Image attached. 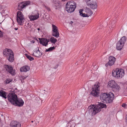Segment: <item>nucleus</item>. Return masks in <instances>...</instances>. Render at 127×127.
Wrapping results in <instances>:
<instances>
[{"label":"nucleus","mask_w":127,"mask_h":127,"mask_svg":"<svg viewBox=\"0 0 127 127\" xmlns=\"http://www.w3.org/2000/svg\"><path fill=\"white\" fill-rule=\"evenodd\" d=\"M106 107L105 104L102 103H99L98 105H91L88 107V109L90 112H92V115H95L99 112L101 109Z\"/></svg>","instance_id":"nucleus-1"},{"label":"nucleus","mask_w":127,"mask_h":127,"mask_svg":"<svg viewBox=\"0 0 127 127\" xmlns=\"http://www.w3.org/2000/svg\"><path fill=\"white\" fill-rule=\"evenodd\" d=\"M114 95L112 92H110L108 94L106 93H102L100 96V99L102 101H105L107 102L110 103L113 100Z\"/></svg>","instance_id":"nucleus-2"},{"label":"nucleus","mask_w":127,"mask_h":127,"mask_svg":"<svg viewBox=\"0 0 127 127\" xmlns=\"http://www.w3.org/2000/svg\"><path fill=\"white\" fill-rule=\"evenodd\" d=\"M3 54L10 62H12L14 60V54L11 50L7 48L3 50Z\"/></svg>","instance_id":"nucleus-3"},{"label":"nucleus","mask_w":127,"mask_h":127,"mask_svg":"<svg viewBox=\"0 0 127 127\" xmlns=\"http://www.w3.org/2000/svg\"><path fill=\"white\" fill-rule=\"evenodd\" d=\"M66 10L69 13L73 12L76 7V3L72 1H70L66 4Z\"/></svg>","instance_id":"nucleus-4"},{"label":"nucleus","mask_w":127,"mask_h":127,"mask_svg":"<svg viewBox=\"0 0 127 127\" xmlns=\"http://www.w3.org/2000/svg\"><path fill=\"white\" fill-rule=\"evenodd\" d=\"M124 74V70L121 69H117L116 70H113L112 73V75L118 78H122Z\"/></svg>","instance_id":"nucleus-5"},{"label":"nucleus","mask_w":127,"mask_h":127,"mask_svg":"<svg viewBox=\"0 0 127 127\" xmlns=\"http://www.w3.org/2000/svg\"><path fill=\"white\" fill-rule=\"evenodd\" d=\"M108 87L112 88L115 92L118 91L120 89L119 86L114 80H111L108 82Z\"/></svg>","instance_id":"nucleus-6"},{"label":"nucleus","mask_w":127,"mask_h":127,"mask_svg":"<svg viewBox=\"0 0 127 127\" xmlns=\"http://www.w3.org/2000/svg\"><path fill=\"white\" fill-rule=\"evenodd\" d=\"M17 97V96L13 92H10L7 95L8 99L13 104L16 100Z\"/></svg>","instance_id":"nucleus-7"},{"label":"nucleus","mask_w":127,"mask_h":127,"mask_svg":"<svg viewBox=\"0 0 127 127\" xmlns=\"http://www.w3.org/2000/svg\"><path fill=\"white\" fill-rule=\"evenodd\" d=\"M17 21L19 25H23V21L24 19V16L21 11H18L17 13Z\"/></svg>","instance_id":"nucleus-8"},{"label":"nucleus","mask_w":127,"mask_h":127,"mask_svg":"<svg viewBox=\"0 0 127 127\" xmlns=\"http://www.w3.org/2000/svg\"><path fill=\"white\" fill-rule=\"evenodd\" d=\"M99 90V86L98 85H95L93 86L91 94L94 96H97Z\"/></svg>","instance_id":"nucleus-9"},{"label":"nucleus","mask_w":127,"mask_h":127,"mask_svg":"<svg viewBox=\"0 0 127 127\" xmlns=\"http://www.w3.org/2000/svg\"><path fill=\"white\" fill-rule=\"evenodd\" d=\"M52 35L56 37H58L59 36V33L58 27L55 25L52 24Z\"/></svg>","instance_id":"nucleus-10"},{"label":"nucleus","mask_w":127,"mask_h":127,"mask_svg":"<svg viewBox=\"0 0 127 127\" xmlns=\"http://www.w3.org/2000/svg\"><path fill=\"white\" fill-rule=\"evenodd\" d=\"M108 60V62L105 65L106 67H107L108 66H111L112 65L114 64L116 61L115 58L112 56L109 57Z\"/></svg>","instance_id":"nucleus-11"},{"label":"nucleus","mask_w":127,"mask_h":127,"mask_svg":"<svg viewBox=\"0 0 127 127\" xmlns=\"http://www.w3.org/2000/svg\"><path fill=\"white\" fill-rule=\"evenodd\" d=\"M4 67L6 70L9 73L12 75H14L15 74V70L13 69L11 65H5Z\"/></svg>","instance_id":"nucleus-12"},{"label":"nucleus","mask_w":127,"mask_h":127,"mask_svg":"<svg viewBox=\"0 0 127 127\" xmlns=\"http://www.w3.org/2000/svg\"><path fill=\"white\" fill-rule=\"evenodd\" d=\"M30 3V2L29 1L26 2H21L19 4L18 9L19 10L21 11L23 9L25 8L26 7L29 5Z\"/></svg>","instance_id":"nucleus-13"},{"label":"nucleus","mask_w":127,"mask_h":127,"mask_svg":"<svg viewBox=\"0 0 127 127\" xmlns=\"http://www.w3.org/2000/svg\"><path fill=\"white\" fill-rule=\"evenodd\" d=\"M24 104V102L22 99L21 98L18 99L17 98L16 100L14 101L13 104L15 106L21 107Z\"/></svg>","instance_id":"nucleus-14"},{"label":"nucleus","mask_w":127,"mask_h":127,"mask_svg":"<svg viewBox=\"0 0 127 127\" xmlns=\"http://www.w3.org/2000/svg\"><path fill=\"white\" fill-rule=\"evenodd\" d=\"M49 42V39L47 38H42L41 40H40L39 43L43 46H47Z\"/></svg>","instance_id":"nucleus-15"},{"label":"nucleus","mask_w":127,"mask_h":127,"mask_svg":"<svg viewBox=\"0 0 127 127\" xmlns=\"http://www.w3.org/2000/svg\"><path fill=\"white\" fill-rule=\"evenodd\" d=\"M32 55L37 57H40L42 55V53L40 52L39 48H37L34 50Z\"/></svg>","instance_id":"nucleus-16"},{"label":"nucleus","mask_w":127,"mask_h":127,"mask_svg":"<svg viewBox=\"0 0 127 127\" xmlns=\"http://www.w3.org/2000/svg\"><path fill=\"white\" fill-rule=\"evenodd\" d=\"M10 125L11 127H21V124L19 122L15 121L12 122Z\"/></svg>","instance_id":"nucleus-17"},{"label":"nucleus","mask_w":127,"mask_h":127,"mask_svg":"<svg viewBox=\"0 0 127 127\" xmlns=\"http://www.w3.org/2000/svg\"><path fill=\"white\" fill-rule=\"evenodd\" d=\"M39 17V14L29 15V17L31 21H34L37 19Z\"/></svg>","instance_id":"nucleus-18"},{"label":"nucleus","mask_w":127,"mask_h":127,"mask_svg":"<svg viewBox=\"0 0 127 127\" xmlns=\"http://www.w3.org/2000/svg\"><path fill=\"white\" fill-rule=\"evenodd\" d=\"M30 69L29 67L27 65H26L21 67L20 68V70L21 72H26L29 71Z\"/></svg>","instance_id":"nucleus-19"},{"label":"nucleus","mask_w":127,"mask_h":127,"mask_svg":"<svg viewBox=\"0 0 127 127\" xmlns=\"http://www.w3.org/2000/svg\"><path fill=\"white\" fill-rule=\"evenodd\" d=\"M120 42L118 41L116 45V48L118 50H121L123 48L124 45Z\"/></svg>","instance_id":"nucleus-20"},{"label":"nucleus","mask_w":127,"mask_h":127,"mask_svg":"<svg viewBox=\"0 0 127 127\" xmlns=\"http://www.w3.org/2000/svg\"><path fill=\"white\" fill-rule=\"evenodd\" d=\"M6 94V93L4 91L2 90L0 91V96L5 99L7 98Z\"/></svg>","instance_id":"nucleus-21"},{"label":"nucleus","mask_w":127,"mask_h":127,"mask_svg":"<svg viewBox=\"0 0 127 127\" xmlns=\"http://www.w3.org/2000/svg\"><path fill=\"white\" fill-rule=\"evenodd\" d=\"M88 6L93 9H94L96 8L97 7V5L96 1L93 2V3L91 4Z\"/></svg>","instance_id":"nucleus-22"},{"label":"nucleus","mask_w":127,"mask_h":127,"mask_svg":"<svg viewBox=\"0 0 127 127\" xmlns=\"http://www.w3.org/2000/svg\"><path fill=\"white\" fill-rule=\"evenodd\" d=\"M49 41H50L53 44H54L57 41L56 39L53 37H51L49 39Z\"/></svg>","instance_id":"nucleus-23"},{"label":"nucleus","mask_w":127,"mask_h":127,"mask_svg":"<svg viewBox=\"0 0 127 127\" xmlns=\"http://www.w3.org/2000/svg\"><path fill=\"white\" fill-rule=\"evenodd\" d=\"M86 12L88 17L91 15L93 14V12L89 9L88 8L86 9Z\"/></svg>","instance_id":"nucleus-24"},{"label":"nucleus","mask_w":127,"mask_h":127,"mask_svg":"<svg viewBox=\"0 0 127 127\" xmlns=\"http://www.w3.org/2000/svg\"><path fill=\"white\" fill-rule=\"evenodd\" d=\"M126 37L125 36H124L122 37L119 41L121 42V43L123 44L124 45L126 41Z\"/></svg>","instance_id":"nucleus-25"},{"label":"nucleus","mask_w":127,"mask_h":127,"mask_svg":"<svg viewBox=\"0 0 127 127\" xmlns=\"http://www.w3.org/2000/svg\"><path fill=\"white\" fill-rule=\"evenodd\" d=\"M126 37L125 36H124L122 37L119 41L121 42V43L123 44L124 45L126 41Z\"/></svg>","instance_id":"nucleus-26"},{"label":"nucleus","mask_w":127,"mask_h":127,"mask_svg":"<svg viewBox=\"0 0 127 127\" xmlns=\"http://www.w3.org/2000/svg\"><path fill=\"white\" fill-rule=\"evenodd\" d=\"M96 1V0H86V1L88 6Z\"/></svg>","instance_id":"nucleus-27"},{"label":"nucleus","mask_w":127,"mask_h":127,"mask_svg":"<svg viewBox=\"0 0 127 127\" xmlns=\"http://www.w3.org/2000/svg\"><path fill=\"white\" fill-rule=\"evenodd\" d=\"M25 56L27 58L31 61H32L34 59V58L32 57L29 55L27 54H26L25 55Z\"/></svg>","instance_id":"nucleus-28"},{"label":"nucleus","mask_w":127,"mask_h":127,"mask_svg":"<svg viewBox=\"0 0 127 127\" xmlns=\"http://www.w3.org/2000/svg\"><path fill=\"white\" fill-rule=\"evenodd\" d=\"M55 49V47L53 46L52 47H50L47 49H46L45 50L46 52H47L48 51H51L52 50H54Z\"/></svg>","instance_id":"nucleus-29"},{"label":"nucleus","mask_w":127,"mask_h":127,"mask_svg":"<svg viewBox=\"0 0 127 127\" xmlns=\"http://www.w3.org/2000/svg\"><path fill=\"white\" fill-rule=\"evenodd\" d=\"M53 5L56 7V9L59 7V3L58 2H56Z\"/></svg>","instance_id":"nucleus-30"},{"label":"nucleus","mask_w":127,"mask_h":127,"mask_svg":"<svg viewBox=\"0 0 127 127\" xmlns=\"http://www.w3.org/2000/svg\"><path fill=\"white\" fill-rule=\"evenodd\" d=\"M27 77H25L24 76H22L20 78V79L21 81L22 82V80H23L25 79Z\"/></svg>","instance_id":"nucleus-31"},{"label":"nucleus","mask_w":127,"mask_h":127,"mask_svg":"<svg viewBox=\"0 0 127 127\" xmlns=\"http://www.w3.org/2000/svg\"><path fill=\"white\" fill-rule=\"evenodd\" d=\"M11 82V80L9 79H7L6 80V82L7 84Z\"/></svg>","instance_id":"nucleus-32"},{"label":"nucleus","mask_w":127,"mask_h":127,"mask_svg":"<svg viewBox=\"0 0 127 127\" xmlns=\"http://www.w3.org/2000/svg\"><path fill=\"white\" fill-rule=\"evenodd\" d=\"M83 17H88L87 15L85 13H82L80 15Z\"/></svg>","instance_id":"nucleus-33"},{"label":"nucleus","mask_w":127,"mask_h":127,"mask_svg":"<svg viewBox=\"0 0 127 127\" xmlns=\"http://www.w3.org/2000/svg\"><path fill=\"white\" fill-rule=\"evenodd\" d=\"M3 35V33L0 31V37H2Z\"/></svg>","instance_id":"nucleus-34"},{"label":"nucleus","mask_w":127,"mask_h":127,"mask_svg":"<svg viewBox=\"0 0 127 127\" xmlns=\"http://www.w3.org/2000/svg\"><path fill=\"white\" fill-rule=\"evenodd\" d=\"M122 107H124V108H126V104H123L122 105Z\"/></svg>","instance_id":"nucleus-35"},{"label":"nucleus","mask_w":127,"mask_h":127,"mask_svg":"<svg viewBox=\"0 0 127 127\" xmlns=\"http://www.w3.org/2000/svg\"><path fill=\"white\" fill-rule=\"evenodd\" d=\"M83 10L82 9H80L79 10V13H80V15H81L83 13L82 11Z\"/></svg>","instance_id":"nucleus-36"},{"label":"nucleus","mask_w":127,"mask_h":127,"mask_svg":"<svg viewBox=\"0 0 127 127\" xmlns=\"http://www.w3.org/2000/svg\"><path fill=\"white\" fill-rule=\"evenodd\" d=\"M35 41L34 40H32L30 41L31 43V44H33L34 43Z\"/></svg>","instance_id":"nucleus-37"},{"label":"nucleus","mask_w":127,"mask_h":127,"mask_svg":"<svg viewBox=\"0 0 127 127\" xmlns=\"http://www.w3.org/2000/svg\"><path fill=\"white\" fill-rule=\"evenodd\" d=\"M46 8L48 11H49L50 10V9L49 7H46Z\"/></svg>","instance_id":"nucleus-38"},{"label":"nucleus","mask_w":127,"mask_h":127,"mask_svg":"<svg viewBox=\"0 0 127 127\" xmlns=\"http://www.w3.org/2000/svg\"><path fill=\"white\" fill-rule=\"evenodd\" d=\"M15 29L16 30H18V28H15Z\"/></svg>","instance_id":"nucleus-39"},{"label":"nucleus","mask_w":127,"mask_h":127,"mask_svg":"<svg viewBox=\"0 0 127 127\" xmlns=\"http://www.w3.org/2000/svg\"><path fill=\"white\" fill-rule=\"evenodd\" d=\"M37 30H40V29H39V28H38V29H37Z\"/></svg>","instance_id":"nucleus-40"},{"label":"nucleus","mask_w":127,"mask_h":127,"mask_svg":"<svg viewBox=\"0 0 127 127\" xmlns=\"http://www.w3.org/2000/svg\"><path fill=\"white\" fill-rule=\"evenodd\" d=\"M31 122H32V123H33V121H31Z\"/></svg>","instance_id":"nucleus-41"},{"label":"nucleus","mask_w":127,"mask_h":127,"mask_svg":"<svg viewBox=\"0 0 127 127\" xmlns=\"http://www.w3.org/2000/svg\"><path fill=\"white\" fill-rule=\"evenodd\" d=\"M65 0H62L63 1H64Z\"/></svg>","instance_id":"nucleus-42"},{"label":"nucleus","mask_w":127,"mask_h":127,"mask_svg":"<svg viewBox=\"0 0 127 127\" xmlns=\"http://www.w3.org/2000/svg\"><path fill=\"white\" fill-rule=\"evenodd\" d=\"M126 68H127V67H126Z\"/></svg>","instance_id":"nucleus-43"}]
</instances>
